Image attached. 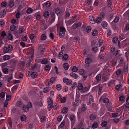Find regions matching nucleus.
Instances as JSON below:
<instances>
[{
  "label": "nucleus",
  "mask_w": 129,
  "mask_h": 129,
  "mask_svg": "<svg viewBox=\"0 0 129 129\" xmlns=\"http://www.w3.org/2000/svg\"><path fill=\"white\" fill-rule=\"evenodd\" d=\"M26 117L24 115L21 117V119L22 121H24L26 120Z\"/></svg>",
  "instance_id": "c9c22d12"
},
{
  "label": "nucleus",
  "mask_w": 129,
  "mask_h": 129,
  "mask_svg": "<svg viewBox=\"0 0 129 129\" xmlns=\"http://www.w3.org/2000/svg\"><path fill=\"white\" fill-rule=\"evenodd\" d=\"M70 118L72 122H74L75 120V116L74 114L71 115Z\"/></svg>",
  "instance_id": "423d86ee"
},
{
  "label": "nucleus",
  "mask_w": 129,
  "mask_h": 129,
  "mask_svg": "<svg viewBox=\"0 0 129 129\" xmlns=\"http://www.w3.org/2000/svg\"><path fill=\"white\" fill-rule=\"evenodd\" d=\"M61 85L60 84L57 85H56V89L58 90H60L61 89Z\"/></svg>",
  "instance_id": "aec40b11"
},
{
  "label": "nucleus",
  "mask_w": 129,
  "mask_h": 129,
  "mask_svg": "<svg viewBox=\"0 0 129 129\" xmlns=\"http://www.w3.org/2000/svg\"><path fill=\"white\" fill-rule=\"evenodd\" d=\"M85 73V71L83 69H81L80 71V74L81 75H83Z\"/></svg>",
  "instance_id": "4c0bfd02"
},
{
  "label": "nucleus",
  "mask_w": 129,
  "mask_h": 129,
  "mask_svg": "<svg viewBox=\"0 0 129 129\" xmlns=\"http://www.w3.org/2000/svg\"><path fill=\"white\" fill-rule=\"evenodd\" d=\"M63 82L66 83L67 85H70L72 83V81L71 80L69 79L66 78H64L63 79Z\"/></svg>",
  "instance_id": "7ed1b4c3"
},
{
  "label": "nucleus",
  "mask_w": 129,
  "mask_h": 129,
  "mask_svg": "<svg viewBox=\"0 0 129 129\" xmlns=\"http://www.w3.org/2000/svg\"><path fill=\"white\" fill-rule=\"evenodd\" d=\"M97 32L98 31L97 30L95 29L92 32V35L93 36H95L97 35L98 34L97 33Z\"/></svg>",
  "instance_id": "c85d7f7f"
},
{
  "label": "nucleus",
  "mask_w": 129,
  "mask_h": 129,
  "mask_svg": "<svg viewBox=\"0 0 129 129\" xmlns=\"http://www.w3.org/2000/svg\"><path fill=\"white\" fill-rule=\"evenodd\" d=\"M65 122L63 121L61 123V124L59 125V126L60 127H63L65 124Z\"/></svg>",
  "instance_id": "680f3d73"
},
{
  "label": "nucleus",
  "mask_w": 129,
  "mask_h": 129,
  "mask_svg": "<svg viewBox=\"0 0 129 129\" xmlns=\"http://www.w3.org/2000/svg\"><path fill=\"white\" fill-rule=\"evenodd\" d=\"M60 101L62 103H64L66 101V98L64 97L60 99Z\"/></svg>",
  "instance_id": "b1692460"
},
{
  "label": "nucleus",
  "mask_w": 129,
  "mask_h": 129,
  "mask_svg": "<svg viewBox=\"0 0 129 129\" xmlns=\"http://www.w3.org/2000/svg\"><path fill=\"white\" fill-rule=\"evenodd\" d=\"M97 23H100L102 21V19L100 17H97L95 21Z\"/></svg>",
  "instance_id": "412c9836"
},
{
  "label": "nucleus",
  "mask_w": 129,
  "mask_h": 129,
  "mask_svg": "<svg viewBox=\"0 0 129 129\" xmlns=\"http://www.w3.org/2000/svg\"><path fill=\"white\" fill-rule=\"evenodd\" d=\"M98 48L97 47H94L92 48V50L94 51L93 52L96 53L98 50Z\"/></svg>",
  "instance_id": "bf43d9fd"
},
{
  "label": "nucleus",
  "mask_w": 129,
  "mask_h": 129,
  "mask_svg": "<svg viewBox=\"0 0 129 129\" xmlns=\"http://www.w3.org/2000/svg\"><path fill=\"white\" fill-rule=\"evenodd\" d=\"M9 51V49L7 47H4V51L5 53H7Z\"/></svg>",
  "instance_id": "5fc2aeb1"
},
{
  "label": "nucleus",
  "mask_w": 129,
  "mask_h": 129,
  "mask_svg": "<svg viewBox=\"0 0 129 129\" xmlns=\"http://www.w3.org/2000/svg\"><path fill=\"white\" fill-rule=\"evenodd\" d=\"M49 87H46L44 89L43 92L44 93H46L48 91H49L50 90L49 89Z\"/></svg>",
  "instance_id": "a18cd8bd"
},
{
  "label": "nucleus",
  "mask_w": 129,
  "mask_h": 129,
  "mask_svg": "<svg viewBox=\"0 0 129 129\" xmlns=\"http://www.w3.org/2000/svg\"><path fill=\"white\" fill-rule=\"evenodd\" d=\"M89 18L90 19V22L94 24L95 23V21L94 20V18L92 16H90L89 17Z\"/></svg>",
  "instance_id": "4468645a"
},
{
  "label": "nucleus",
  "mask_w": 129,
  "mask_h": 129,
  "mask_svg": "<svg viewBox=\"0 0 129 129\" xmlns=\"http://www.w3.org/2000/svg\"><path fill=\"white\" fill-rule=\"evenodd\" d=\"M47 38L45 34H42L41 37V39L42 40H45Z\"/></svg>",
  "instance_id": "dca6fc26"
},
{
  "label": "nucleus",
  "mask_w": 129,
  "mask_h": 129,
  "mask_svg": "<svg viewBox=\"0 0 129 129\" xmlns=\"http://www.w3.org/2000/svg\"><path fill=\"white\" fill-rule=\"evenodd\" d=\"M45 5L47 7H49L51 5V3L49 1H48L45 3Z\"/></svg>",
  "instance_id": "37998d69"
},
{
  "label": "nucleus",
  "mask_w": 129,
  "mask_h": 129,
  "mask_svg": "<svg viewBox=\"0 0 129 129\" xmlns=\"http://www.w3.org/2000/svg\"><path fill=\"white\" fill-rule=\"evenodd\" d=\"M83 105L82 106V107L81 110V112H84L86 109L85 106H84L83 104Z\"/></svg>",
  "instance_id": "c03bdc74"
},
{
  "label": "nucleus",
  "mask_w": 129,
  "mask_h": 129,
  "mask_svg": "<svg viewBox=\"0 0 129 129\" xmlns=\"http://www.w3.org/2000/svg\"><path fill=\"white\" fill-rule=\"evenodd\" d=\"M7 5V3L5 2H3L1 3V6L2 7H5Z\"/></svg>",
  "instance_id": "49530a36"
},
{
  "label": "nucleus",
  "mask_w": 129,
  "mask_h": 129,
  "mask_svg": "<svg viewBox=\"0 0 129 129\" xmlns=\"http://www.w3.org/2000/svg\"><path fill=\"white\" fill-rule=\"evenodd\" d=\"M106 105L107 107L108 108V109L109 110L110 109V108L112 106V104L111 103H110L109 102V103L106 104Z\"/></svg>",
  "instance_id": "4be33fe9"
},
{
  "label": "nucleus",
  "mask_w": 129,
  "mask_h": 129,
  "mask_svg": "<svg viewBox=\"0 0 129 129\" xmlns=\"http://www.w3.org/2000/svg\"><path fill=\"white\" fill-rule=\"evenodd\" d=\"M78 89L79 90L82 89L83 88V85L82 84L79 83L78 86Z\"/></svg>",
  "instance_id": "e433bc0d"
},
{
  "label": "nucleus",
  "mask_w": 129,
  "mask_h": 129,
  "mask_svg": "<svg viewBox=\"0 0 129 129\" xmlns=\"http://www.w3.org/2000/svg\"><path fill=\"white\" fill-rule=\"evenodd\" d=\"M46 117L45 116H42L41 119V121L42 122H44L45 121Z\"/></svg>",
  "instance_id": "c756f323"
},
{
  "label": "nucleus",
  "mask_w": 129,
  "mask_h": 129,
  "mask_svg": "<svg viewBox=\"0 0 129 129\" xmlns=\"http://www.w3.org/2000/svg\"><path fill=\"white\" fill-rule=\"evenodd\" d=\"M66 31V29L64 27L62 26L60 27L59 36L60 38L64 37V35H65V31Z\"/></svg>",
  "instance_id": "f257e3e1"
},
{
  "label": "nucleus",
  "mask_w": 129,
  "mask_h": 129,
  "mask_svg": "<svg viewBox=\"0 0 129 129\" xmlns=\"http://www.w3.org/2000/svg\"><path fill=\"white\" fill-rule=\"evenodd\" d=\"M109 100L107 98H105L103 100V102L106 104L109 103Z\"/></svg>",
  "instance_id": "09e8293b"
},
{
  "label": "nucleus",
  "mask_w": 129,
  "mask_h": 129,
  "mask_svg": "<svg viewBox=\"0 0 129 129\" xmlns=\"http://www.w3.org/2000/svg\"><path fill=\"white\" fill-rule=\"evenodd\" d=\"M49 37L51 39H53L54 38L53 34L52 33H51L49 35Z\"/></svg>",
  "instance_id": "69168bd1"
},
{
  "label": "nucleus",
  "mask_w": 129,
  "mask_h": 129,
  "mask_svg": "<svg viewBox=\"0 0 129 129\" xmlns=\"http://www.w3.org/2000/svg\"><path fill=\"white\" fill-rule=\"evenodd\" d=\"M91 27L89 26H87L86 28V31L87 33H89L91 31Z\"/></svg>",
  "instance_id": "7c9ffc66"
},
{
  "label": "nucleus",
  "mask_w": 129,
  "mask_h": 129,
  "mask_svg": "<svg viewBox=\"0 0 129 129\" xmlns=\"http://www.w3.org/2000/svg\"><path fill=\"white\" fill-rule=\"evenodd\" d=\"M51 66L49 65H46L45 66V70L46 71H49L50 69Z\"/></svg>",
  "instance_id": "de8ad7c7"
},
{
  "label": "nucleus",
  "mask_w": 129,
  "mask_h": 129,
  "mask_svg": "<svg viewBox=\"0 0 129 129\" xmlns=\"http://www.w3.org/2000/svg\"><path fill=\"white\" fill-rule=\"evenodd\" d=\"M43 15L46 18L48 17L49 15V12L47 11H46L44 13Z\"/></svg>",
  "instance_id": "f3484780"
},
{
  "label": "nucleus",
  "mask_w": 129,
  "mask_h": 129,
  "mask_svg": "<svg viewBox=\"0 0 129 129\" xmlns=\"http://www.w3.org/2000/svg\"><path fill=\"white\" fill-rule=\"evenodd\" d=\"M24 29L22 28H20L19 29V34H21L23 32Z\"/></svg>",
  "instance_id": "774afa93"
},
{
  "label": "nucleus",
  "mask_w": 129,
  "mask_h": 129,
  "mask_svg": "<svg viewBox=\"0 0 129 129\" xmlns=\"http://www.w3.org/2000/svg\"><path fill=\"white\" fill-rule=\"evenodd\" d=\"M5 93L4 92H3L0 94V97L2 98H4L5 96Z\"/></svg>",
  "instance_id": "052dcab7"
},
{
  "label": "nucleus",
  "mask_w": 129,
  "mask_h": 129,
  "mask_svg": "<svg viewBox=\"0 0 129 129\" xmlns=\"http://www.w3.org/2000/svg\"><path fill=\"white\" fill-rule=\"evenodd\" d=\"M55 12L57 14H59L60 12V9L58 7L56 8L55 9Z\"/></svg>",
  "instance_id": "5701e85b"
},
{
  "label": "nucleus",
  "mask_w": 129,
  "mask_h": 129,
  "mask_svg": "<svg viewBox=\"0 0 129 129\" xmlns=\"http://www.w3.org/2000/svg\"><path fill=\"white\" fill-rule=\"evenodd\" d=\"M42 28L43 30H45L47 27V25L45 24H42Z\"/></svg>",
  "instance_id": "6ab92c4d"
},
{
  "label": "nucleus",
  "mask_w": 129,
  "mask_h": 129,
  "mask_svg": "<svg viewBox=\"0 0 129 129\" xmlns=\"http://www.w3.org/2000/svg\"><path fill=\"white\" fill-rule=\"evenodd\" d=\"M119 18V17L117 16L115 17L114 20V22L116 23H117L118 21Z\"/></svg>",
  "instance_id": "8fccbe9b"
},
{
  "label": "nucleus",
  "mask_w": 129,
  "mask_h": 129,
  "mask_svg": "<svg viewBox=\"0 0 129 129\" xmlns=\"http://www.w3.org/2000/svg\"><path fill=\"white\" fill-rule=\"evenodd\" d=\"M122 72L121 70V69H118L116 71V74L117 75H120Z\"/></svg>",
  "instance_id": "a878e982"
},
{
  "label": "nucleus",
  "mask_w": 129,
  "mask_h": 129,
  "mask_svg": "<svg viewBox=\"0 0 129 129\" xmlns=\"http://www.w3.org/2000/svg\"><path fill=\"white\" fill-rule=\"evenodd\" d=\"M68 110V108L66 107H64L62 110V113H66L67 112Z\"/></svg>",
  "instance_id": "ddd939ff"
},
{
  "label": "nucleus",
  "mask_w": 129,
  "mask_h": 129,
  "mask_svg": "<svg viewBox=\"0 0 129 129\" xmlns=\"http://www.w3.org/2000/svg\"><path fill=\"white\" fill-rule=\"evenodd\" d=\"M77 83L76 82H74L70 88V90L73 91L75 89V88L77 87Z\"/></svg>",
  "instance_id": "0eeeda50"
},
{
  "label": "nucleus",
  "mask_w": 129,
  "mask_h": 129,
  "mask_svg": "<svg viewBox=\"0 0 129 129\" xmlns=\"http://www.w3.org/2000/svg\"><path fill=\"white\" fill-rule=\"evenodd\" d=\"M78 70V68L75 66H74L72 69V71L74 72H77Z\"/></svg>",
  "instance_id": "cd10ccee"
},
{
  "label": "nucleus",
  "mask_w": 129,
  "mask_h": 129,
  "mask_svg": "<svg viewBox=\"0 0 129 129\" xmlns=\"http://www.w3.org/2000/svg\"><path fill=\"white\" fill-rule=\"evenodd\" d=\"M81 26L80 23L79 24H75L74 23L72 27L73 28L76 29L78 27H80Z\"/></svg>",
  "instance_id": "1a4fd4ad"
},
{
  "label": "nucleus",
  "mask_w": 129,
  "mask_h": 129,
  "mask_svg": "<svg viewBox=\"0 0 129 129\" xmlns=\"http://www.w3.org/2000/svg\"><path fill=\"white\" fill-rule=\"evenodd\" d=\"M125 97L123 95L120 96L119 98V100L121 101H123L125 99Z\"/></svg>",
  "instance_id": "603ef678"
},
{
  "label": "nucleus",
  "mask_w": 129,
  "mask_h": 129,
  "mask_svg": "<svg viewBox=\"0 0 129 129\" xmlns=\"http://www.w3.org/2000/svg\"><path fill=\"white\" fill-rule=\"evenodd\" d=\"M121 86L120 85H117L115 87V89L116 90H119L121 88Z\"/></svg>",
  "instance_id": "13d9d810"
},
{
  "label": "nucleus",
  "mask_w": 129,
  "mask_h": 129,
  "mask_svg": "<svg viewBox=\"0 0 129 129\" xmlns=\"http://www.w3.org/2000/svg\"><path fill=\"white\" fill-rule=\"evenodd\" d=\"M107 125V123L106 121H105L103 122L102 124L101 125L102 127H105Z\"/></svg>",
  "instance_id": "4d7b16f0"
},
{
  "label": "nucleus",
  "mask_w": 129,
  "mask_h": 129,
  "mask_svg": "<svg viewBox=\"0 0 129 129\" xmlns=\"http://www.w3.org/2000/svg\"><path fill=\"white\" fill-rule=\"evenodd\" d=\"M14 3L13 2H11L9 3V6L12 7L14 6Z\"/></svg>",
  "instance_id": "e2e57ef3"
},
{
  "label": "nucleus",
  "mask_w": 129,
  "mask_h": 129,
  "mask_svg": "<svg viewBox=\"0 0 129 129\" xmlns=\"http://www.w3.org/2000/svg\"><path fill=\"white\" fill-rule=\"evenodd\" d=\"M98 126V125L97 123H96L94 122L93 123L92 126L93 128L94 129V128H96Z\"/></svg>",
  "instance_id": "a19ab883"
},
{
  "label": "nucleus",
  "mask_w": 129,
  "mask_h": 129,
  "mask_svg": "<svg viewBox=\"0 0 129 129\" xmlns=\"http://www.w3.org/2000/svg\"><path fill=\"white\" fill-rule=\"evenodd\" d=\"M13 36L12 35L10 34L8 36V39L10 40H12L13 39Z\"/></svg>",
  "instance_id": "79ce46f5"
},
{
  "label": "nucleus",
  "mask_w": 129,
  "mask_h": 129,
  "mask_svg": "<svg viewBox=\"0 0 129 129\" xmlns=\"http://www.w3.org/2000/svg\"><path fill=\"white\" fill-rule=\"evenodd\" d=\"M126 67H125V66H124L123 72L125 74H126L128 72V69L126 67Z\"/></svg>",
  "instance_id": "473e14b6"
},
{
  "label": "nucleus",
  "mask_w": 129,
  "mask_h": 129,
  "mask_svg": "<svg viewBox=\"0 0 129 129\" xmlns=\"http://www.w3.org/2000/svg\"><path fill=\"white\" fill-rule=\"evenodd\" d=\"M33 10L31 8H29L27 10L26 13L28 14H29L33 12Z\"/></svg>",
  "instance_id": "ea45409f"
},
{
  "label": "nucleus",
  "mask_w": 129,
  "mask_h": 129,
  "mask_svg": "<svg viewBox=\"0 0 129 129\" xmlns=\"http://www.w3.org/2000/svg\"><path fill=\"white\" fill-rule=\"evenodd\" d=\"M70 76L72 77H73L75 79H76L78 77V76L75 73L73 72L70 74Z\"/></svg>",
  "instance_id": "6e6552de"
},
{
  "label": "nucleus",
  "mask_w": 129,
  "mask_h": 129,
  "mask_svg": "<svg viewBox=\"0 0 129 129\" xmlns=\"http://www.w3.org/2000/svg\"><path fill=\"white\" fill-rule=\"evenodd\" d=\"M31 76L32 78H35L37 76V74L36 72H34L31 73Z\"/></svg>",
  "instance_id": "f8f14e48"
},
{
  "label": "nucleus",
  "mask_w": 129,
  "mask_h": 129,
  "mask_svg": "<svg viewBox=\"0 0 129 129\" xmlns=\"http://www.w3.org/2000/svg\"><path fill=\"white\" fill-rule=\"evenodd\" d=\"M63 67L65 70H67L68 69L69 66L68 63H66L63 64Z\"/></svg>",
  "instance_id": "9d476101"
},
{
  "label": "nucleus",
  "mask_w": 129,
  "mask_h": 129,
  "mask_svg": "<svg viewBox=\"0 0 129 129\" xmlns=\"http://www.w3.org/2000/svg\"><path fill=\"white\" fill-rule=\"evenodd\" d=\"M96 79L97 82H99L101 79V75L100 74H98L96 77Z\"/></svg>",
  "instance_id": "2eb2a0df"
},
{
  "label": "nucleus",
  "mask_w": 129,
  "mask_h": 129,
  "mask_svg": "<svg viewBox=\"0 0 129 129\" xmlns=\"http://www.w3.org/2000/svg\"><path fill=\"white\" fill-rule=\"evenodd\" d=\"M90 119L91 120H93L96 118V117L95 115L92 114L90 117Z\"/></svg>",
  "instance_id": "58836bf2"
},
{
  "label": "nucleus",
  "mask_w": 129,
  "mask_h": 129,
  "mask_svg": "<svg viewBox=\"0 0 129 129\" xmlns=\"http://www.w3.org/2000/svg\"><path fill=\"white\" fill-rule=\"evenodd\" d=\"M3 58L4 60H7L10 59V56L9 55H6L4 56Z\"/></svg>",
  "instance_id": "72a5a7b5"
},
{
  "label": "nucleus",
  "mask_w": 129,
  "mask_h": 129,
  "mask_svg": "<svg viewBox=\"0 0 129 129\" xmlns=\"http://www.w3.org/2000/svg\"><path fill=\"white\" fill-rule=\"evenodd\" d=\"M11 99V96L10 95L8 94L6 96V100L7 101H8L10 100Z\"/></svg>",
  "instance_id": "864d4df0"
},
{
  "label": "nucleus",
  "mask_w": 129,
  "mask_h": 129,
  "mask_svg": "<svg viewBox=\"0 0 129 129\" xmlns=\"http://www.w3.org/2000/svg\"><path fill=\"white\" fill-rule=\"evenodd\" d=\"M107 23L105 21H103L102 23V25L105 29L107 28Z\"/></svg>",
  "instance_id": "20e7f679"
},
{
  "label": "nucleus",
  "mask_w": 129,
  "mask_h": 129,
  "mask_svg": "<svg viewBox=\"0 0 129 129\" xmlns=\"http://www.w3.org/2000/svg\"><path fill=\"white\" fill-rule=\"evenodd\" d=\"M30 107H29L28 105H24L23 107V109L25 112L28 111Z\"/></svg>",
  "instance_id": "39448f33"
},
{
  "label": "nucleus",
  "mask_w": 129,
  "mask_h": 129,
  "mask_svg": "<svg viewBox=\"0 0 129 129\" xmlns=\"http://www.w3.org/2000/svg\"><path fill=\"white\" fill-rule=\"evenodd\" d=\"M16 27L14 25H11L10 29L11 31H13L16 29Z\"/></svg>",
  "instance_id": "bb28decb"
},
{
  "label": "nucleus",
  "mask_w": 129,
  "mask_h": 129,
  "mask_svg": "<svg viewBox=\"0 0 129 129\" xmlns=\"http://www.w3.org/2000/svg\"><path fill=\"white\" fill-rule=\"evenodd\" d=\"M2 71L5 74H7L8 72V70L6 68H5L2 69Z\"/></svg>",
  "instance_id": "393cba45"
},
{
  "label": "nucleus",
  "mask_w": 129,
  "mask_h": 129,
  "mask_svg": "<svg viewBox=\"0 0 129 129\" xmlns=\"http://www.w3.org/2000/svg\"><path fill=\"white\" fill-rule=\"evenodd\" d=\"M68 58V55L67 54H65L64 55L63 59L65 60H67Z\"/></svg>",
  "instance_id": "f704fd0d"
},
{
  "label": "nucleus",
  "mask_w": 129,
  "mask_h": 129,
  "mask_svg": "<svg viewBox=\"0 0 129 129\" xmlns=\"http://www.w3.org/2000/svg\"><path fill=\"white\" fill-rule=\"evenodd\" d=\"M47 60H43L41 61V63L43 64H46L47 63Z\"/></svg>",
  "instance_id": "338daca9"
},
{
  "label": "nucleus",
  "mask_w": 129,
  "mask_h": 129,
  "mask_svg": "<svg viewBox=\"0 0 129 129\" xmlns=\"http://www.w3.org/2000/svg\"><path fill=\"white\" fill-rule=\"evenodd\" d=\"M31 61H28L27 62L26 65V67H29L31 63Z\"/></svg>",
  "instance_id": "0e129e2a"
},
{
  "label": "nucleus",
  "mask_w": 129,
  "mask_h": 129,
  "mask_svg": "<svg viewBox=\"0 0 129 129\" xmlns=\"http://www.w3.org/2000/svg\"><path fill=\"white\" fill-rule=\"evenodd\" d=\"M91 59L90 57L87 58L85 60V63L86 64V66H85V67L87 68H88L89 67V64L91 62Z\"/></svg>",
  "instance_id": "f03ea898"
},
{
  "label": "nucleus",
  "mask_w": 129,
  "mask_h": 129,
  "mask_svg": "<svg viewBox=\"0 0 129 129\" xmlns=\"http://www.w3.org/2000/svg\"><path fill=\"white\" fill-rule=\"evenodd\" d=\"M82 91L83 92H86L88 90V88L87 87H84L82 89Z\"/></svg>",
  "instance_id": "6e6d98bb"
},
{
  "label": "nucleus",
  "mask_w": 129,
  "mask_h": 129,
  "mask_svg": "<svg viewBox=\"0 0 129 129\" xmlns=\"http://www.w3.org/2000/svg\"><path fill=\"white\" fill-rule=\"evenodd\" d=\"M89 101L92 102H94L93 97L92 95H90L89 96Z\"/></svg>",
  "instance_id": "3c124183"
},
{
  "label": "nucleus",
  "mask_w": 129,
  "mask_h": 129,
  "mask_svg": "<svg viewBox=\"0 0 129 129\" xmlns=\"http://www.w3.org/2000/svg\"><path fill=\"white\" fill-rule=\"evenodd\" d=\"M6 13V10H3L2 12H1L0 13V15H1V17H4Z\"/></svg>",
  "instance_id": "a211bd4d"
},
{
  "label": "nucleus",
  "mask_w": 129,
  "mask_h": 129,
  "mask_svg": "<svg viewBox=\"0 0 129 129\" xmlns=\"http://www.w3.org/2000/svg\"><path fill=\"white\" fill-rule=\"evenodd\" d=\"M48 106H49V105H53V101L50 97L49 98V100L48 101Z\"/></svg>",
  "instance_id": "9b49d317"
},
{
  "label": "nucleus",
  "mask_w": 129,
  "mask_h": 129,
  "mask_svg": "<svg viewBox=\"0 0 129 129\" xmlns=\"http://www.w3.org/2000/svg\"><path fill=\"white\" fill-rule=\"evenodd\" d=\"M118 38L117 37H115L113 38L112 40L113 42L114 43H116L117 42Z\"/></svg>",
  "instance_id": "2f4dec72"
}]
</instances>
